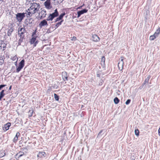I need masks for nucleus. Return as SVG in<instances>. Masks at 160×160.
Segmentation results:
<instances>
[{"label": "nucleus", "instance_id": "obj_29", "mask_svg": "<svg viewBox=\"0 0 160 160\" xmlns=\"http://www.w3.org/2000/svg\"><path fill=\"white\" fill-rule=\"evenodd\" d=\"M62 22H63V20H62V21H60V22L57 23L56 24V25H55V27H56V28H58L59 27V26L60 25H61L62 24Z\"/></svg>", "mask_w": 160, "mask_h": 160}, {"label": "nucleus", "instance_id": "obj_10", "mask_svg": "<svg viewBox=\"0 0 160 160\" xmlns=\"http://www.w3.org/2000/svg\"><path fill=\"white\" fill-rule=\"evenodd\" d=\"M88 11V10L86 9H83L81 11H79L78 12V16L77 18H79L80 16L83 14L84 13H86Z\"/></svg>", "mask_w": 160, "mask_h": 160}, {"label": "nucleus", "instance_id": "obj_20", "mask_svg": "<svg viewBox=\"0 0 160 160\" xmlns=\"http://www.w3.org/2000/svg\"><path fill=\"white\" fill-rule=\"evenodd\" d=\"M160 28H158L156 31L154 33L153 35H154V36L155 37V38L158 36V35L160 33Z\"/></svg>", "mask_w": 160, "mask_h": 160}, {"label": "nucleus", "instance_id": "obj_28", "mask_svg": "<svg viewBox=\"0 0 160 160\" xmlns=\"http://www.w3.org/2000/svg\"><path fill=\"white\" fill-rule=\"evenodd\" d=\"M54 98L56 101H58L59 100V97L56 93L54 94Z\"/></svg>", "mask_w": 160, "mask_h": 160}, {"label": "nucleus", "instance_id": "obj_48", "mask_svg": "<svg viewBox=\"0 0 160 160\" xmlns=\"http://www.w3.org/2000/svg\"><path fill=\"white\" fill-rule=\"evenodd\" d=\"M15 67L14 66H13L12 67V68H14Z\"/></svg>", "mask_w": 160, "mask_h": 160}, {"label": "nucleus", "instance_id": "obj_32", "mask_svg": "<svg viewBox=\"0 0 160 160\" xmlns=\"http://www.w3.org/2000/svg\"><path fill=\"white\" fill-rule=\"evenodd\" d=\"M22 68L19 66L17 67L16 69V72H18L22 69Z\"/></svg>", "mask_w": 160, "mask_h": 160}, {"label": "nucleus", "instance_id": "obj_25", "mask_svg": "<svg viewBox=\"0 0 160 160\" xmlns=\"http://www.w3.org/2000/svg\"><path fill=\"white\" fill-rule=\"evenodd\" d=\"M24 37H20V38L18 41V44L20 45H21V42L23 41V40Z\"/></svg>", "mask_w": 160, "mask_h": 160}, {"label": "nucleus", "instance_id": "obj_7", "mask_svg": "<svg viewBox=\"0 0 160 160\" xmlns=\"http://www.w3.org/2000/svg\"><path fill=\"white\" fill-rule=\"evenodd\" d=\"M31 6L36 11H38L40 8V5L39 3H33L32 4Z\"/></svg>", "mask_w": 160, "mask_h": 160}, {"label": "nucleus", "instance_id": "obj_35", "mask_svg": "<svg viewBox=\"0 0 160 160\" xmlns=\"http://www.w3.org/2000/svg\"><path fill=\"white\" fill-rule=\"evenodd\" d=\"M103 132V130H101L100 132H99L98 135V137H101L102 136V135H101V133H102V132Z\"/></svg>", "mask_w": 160, "mask_h": 160}, {"label": "nucleus", "instance_id": "obj_4", "mask_svg": "<svg viewBox=\"0 0 160 160\" xmlns=\"http://www.w3.org/2000/svg\"><path fill=\"white\" fill-rule=\"evenodd\" d=\"M18 31L20 37H24L25 36L24 34L26 31L24 27L22 28L21 27H19L18 28Z\"/></svg>", "mask_w": 160, "mask_h": 160}, {"label": "nucleus", "instance_id": "obj_50", "mask_svg": "<svg viewBox=\"0 0 160 160\" xmlns=\"http://www.w3.org/2000/svg\"><path fill=\"white\" fill-rule=\"evenodd\" d=\"M2 98L0 97V101L1 100V99Z\"/></svg>", "mask_w": 160, "mask_h": 160}, {"label": "nucleus", "instance_id": "obj_15", "mask_svg": "<svg viewBox=\"0 0 160 160\" xmlns=\"http://www.w3.org/2000/svg\"><path fill=\"white\" fill-rule=\"evenodd\" d=\"M105 58L103 56L102 57L101 59V64L102 65V66L104 67H105Z\"/></svg>", "mask_w": 160, "mask_h": 160}, {"label": "nucleus", "instance_id": "obj_17", "mask_svg": "<svg viewBox=\"0 0 160 160\" xmlns=\"http://www.w3.org/2000/svg\"><path fill=\"white\" fill-rule=\"evenodd\" d=\"M118 66L119 69L120 70H122L123 68V63H122V62H118Z\"/></svg>", "mask_w": 160, "mask_h": 160}, {"label": "nucleus", "instance_id": "obj_30", "mask_svg": "<svg viewBox=\"0 0 160 160\" xmlns=\"http://www.w3.org/2000/svg\"><path fill=\"white\" fill-rule=\"evenodd\" d=\"M134 132L135 134L137 136H138L139 135V132L138 129H135Z\"/></svg>", "mask_w": 160, "mask_h": 160}, {"label": "nucleus", "instance_id": "obj_21", "mask_svg": "<svg viewBox=\"0 0 160 160\" xmlns=\"http://www.w3.org/2000/svg\"><path fill=\"white\" fill-rule=\"evenodd\" d=\"M150 79V76H148L147 78L145 79L143 83V86L146 83H148L149 80Z\"/></svg>", "mask_w": 160, "mask_h": 160}, {"label": "nucleus", "instance_id": "obj_49", "mask_svg": "<svg viewBox=\"0 0 160 160\" xmlns=\"http://www.w3.org/2000/svg\"><path fill=\"white\" fill-rule=\"evenodd\" d=\"M15 65L16 66L17 65V61L15 62Z\"/></svg>", "mask_w": 160, "mask_h": 160}, {"label": "nucleus", "instance_id": "obj_46", "mask_svg": "<svg viewBox=\"0 0 160 160\" xmlns=\"http://www.w3.org/2000/svg\"><path fill=\"white\" fill-rule=\"evenodd\" d=\"M35 33H36V32H33V33H32V36H33V35H34V34H35Z\"/></svg>", "mask_w": 160, "mask_h": 160}, {"label": "nucleus", "instance_id": "obj_27", "mask_svg": "<svg viewBox=\"0 0 160 160\" xmlns=\"http://www.w3.org/2000/svg\"><path fill=\"white\" fill-rule=\"evenodd\" d=\"M5 58L3 57H0V64L2 65L4 62V59Z\"/></svg>", "mask_w": 160, "mask_h": 160}, {"label": "nucleus", "instance_id": "obj_52", "mask_svg": "<svg viewBox=\"0 0 160 160\" xmlns=\"http://www.w3.org/2000/svg\"><path fill=\"white\" fill-rule=\"evenodd\" d=\"M82 6H81L80 7H79L78 8H80L82 7Z\"/></svg>", "mask_w": 160, "mask_h": 160}, {"label": "nucleus", "instance_id": "obj_22", "mask_svg": "<svg viewBox=\"0 0 160 160\" xmlns=\"http://www.w3.org/2000/svg\"><path fill=\"white\" fill-rule=\"evenodd\" d=\"M5 155V151L2 150L0 151V158H2Z\"/></svg>", "mask_w": 160, "mask_h": 160}, {"label": "nucleus", "instance_id": "obj_23", "mask_svg": "<svg viewBox=\"0 0 160 160\" xmlns=\"http://www.w3.org/2000/svg\"><path fill=\"white\" fill-rule=\"evenodd\" d=\"M113 101H114V103L115 104H118L120 101L119 99L117 97L115 98L114 99Z\"/></svg>", "mask_w": 160, "mask_h": 160}, {"label": "nucleus", "instance_id": "obj_41", "mask_svg": "<svg viewBox=\"0 0 160 160\" xmlns=\"http://www.w3.org/2000/svg\"><path fill=\"white\" fill-rule=\"evenodd\" d=\"M6 86V85H0V90L2 89L3 87H5Z\"/></svg>", "mask_w": 160, "mask_h": 160}, {"label": "nucleus", "instance_id": "obj_33", "mask_svg": "<svg viewBox=\"0 0 160 160\" xmlns=\"http://www.w3.org/2000/svg\"><path fill=\"white\" fill-rule=\"evenodd\" d=\"M65 12L63 13L60 15L59 16V17L61 20L63 17V16L65 15Z\"/></svg>", "mask_w": 160, "mask_h": 160}, {"label": "nucleus", "instance_id": "obj_18", "mask_svg": "<svg viewBox=\"0 0 160 160\" xmlns=\"http://www.w3.org/2000/svg\"><path fill=\"white\" fill-rule=\"evenodd\" d=\"M24 59L22 60L19 63V66L23 68L24 65Z\"/></svg>", "mask_w": 160, "mask_h": 160}, {"label": "nucleus", "instance_id": "obj_3", "mask_svg": "<svg viewBox=\"0 0 160 160\" xmlns=\"http://www.w3.org/2000/svg\"><path fill=\"white\" fill-rule=\"evenodd\" d=\"M37 11L34 10L33 8L31 6L28 10L26 11V12L28 15L27 17H31L33 14H35V13L37 12Z\"/></svg>", "mask_w": 160, "mask_h": 160}, {"label": "nucleus", "instance_id": "obj_43", "mask_svg": "<svg viewBox=\"0 0 160 160\" xmlns=\"http://www.w3.org/2000/svg\"><path fill=\"white\" fill-rule=\"evenodd\" d=\"M76 39V37L74 36L72 38V39L71 40H72L75 41Z\"/></svg>", "mask_w": 160, "mask_h": 160}, {"label": "nucleus", "instance_id": "obj_9", "mask_svg": "<svg viewBox=\"0 0 160 160\" xmlns=\"http://www.w3.org/2000/svg\"><path fill=\"white\" fill-rule=\"evenodd\" d=\"M36 37H32L30 41V42L31 44H33L34 46L35 47L36 45L38 43V40L36 41Z\"/></svg>", "mask_w": 160, "mask_h": 160}, {"label": "nucleus", "instance_id": "obj_1", "mask_svg": "<svg viewBox=\"0 0 160 160\" xmlns=\"http://www.w3.org/2000/svg\"><path fill=\"white\" fill-rule=\"evenodd\" d=\"M59 15L57 9H56L54 10V12L50 14L49 16L47 19V21H52L53 19L57 17Z\"/></svg>", "mask_w": 160, "mask_h": 160}, {"label": "nucleus", "instance_id": "obj_6", "mask_svg": "<svg viewBox=\"0 0 160 160\" xmlns=\"http://www.w3.org/2000/svg\"><path fill=\"white\" fill-rule=\"evenodd\" d=\"M6 47V44L5 43L4 41L3 40H0V49H2V51H4Z\"/></svg>", "mask_w": 160, "mask_h": 160}, {"label": "nucleus", "instance_id": "obj_11", "mask_svg": "<svg viewBox=\"0 0 160 160\" xmlns=\"http://www.w3.org/2000/svg\"><path fill=\"white\" fill-rule=\"evenodd\" d=\"M92 40L94 42H98L100 40V38L96 34H94L92 35Z\"/></svg>", "mask_w": 160, "mask_h": 160}, {"label": "nucleus", "instance_id": "obj_14", "mask_svg": "<svg viewBox=\"0 0 160 160\" xmlns=\"http://www.w3.org/2000/svg\"><path fill=\"white\" fill-rule=\"evenodd\" d=\"M62 77L64 81H66L68 80V77L66 72H62Z\"/></svg>", "mask_w": 160, "mask_h": 160}, {"label": "nucleus", "instance_id": "obj_45", "mask_svg": "<svg viewBox=\"0 0 160 160\" xmlns=\"http://www.w3.org/2000/svg\"><path fill=\"white\" fill-rule=\"evenodd\" d=\"M97 77H99L100 76V74H97Z\"/></svg>", "mask_w": 160, "mask_h": 160}, {"label": "nucleus", "instance_id": "obj_51", "mask_svg": "<svg viewBox=\"0 0 160 160\" xmlns=\"http://www.w3.org/2000/svg\"><path fill=\"white\" fill-rule=\"evenodd\" d=\"M0 1H1L2 2L3 1V0H0Z\"/></svg>", "mask_w": 160, "mask_h": 160}, {"label": "nucleus", "instance_id": "obj_13", "mask_svg": "<svg viewBox=\"0 0 160 160\" xmlns=\"http://www.w3.org/2000/svg\"><path fill=\"white\" fill-rule=\"evenodd\" d=\"M11 125V124L10 122H8L7 124H4L3 127V129L5 131H7L8 130Z\"/></svg>", "mask_w": 160, "mask_h": 160}, {"label": "nucleus", "instance_id": "obj_38", "mask_svg": "<svg viewBox=\"0 0 160 160\" xmlns=\"http://www.w3.org/2000/svg\"><path fill=\"white\" fill-rule=\"evenodd\" d=\"M131 102V100L130 99H128L125 102V104L126 105H128Z\"/></svg>", "mask_w": 160, "mask_h": 160}, {"label": "nucleus", "instance_id": "obj_36", "mask_svg": "<svg viewBox=\"0 0 160 160\" xmlns=\"http://www.w3.org/2000/svg\"><path fill=\"white\" fill-rule=\"evenodd\" d=\"M11 59L13 61H15L16 59H17V60H18V59L16 56H15L12 57Z\"/></svg>", "mask_w": 160, "mask_h": 160}, {"label": "nucleus", "instance_id": "obj_37", "mask_svg": "<svg viewBox=\"0 0 160 160\" xmlns=\"http://www.w3.org/2000/svg\"><path fill=\"white\" fill-rule=\"evenodd\" d=\"M45 154V152H39V155H41L42 156H43L44 157H45L44 155Z\"/></svg>", "mask_w": 160, "mask_h": 160}, {"label": "nucleus", "instance_id": "obj_44", "mask_svg": "<svg viewBox=\"0 0 160 160\" xmlns=\"http://www.w3.org/2000/svg\"><path fill=\"white\" fill-rule=\"evenodd\" d=\"M158 134L160 136V127L158 129Z\"/></svg>", "mask_w": 160, "mask_h": 160}, {"label": "nucleus", "instance_id": "obj_2", "mask_svg": "<svg viewBox=\"0 0 160 160\" xmlns=\"http://www.w3.org/2000/svg\"><path fill=\"white\" fill-rule=\"evenodd\" d=\"M25 14H27L26 12L25 13H18L16 14V19L18 21L21 22L25 17Z\"/></svg>", "mask_w": 160, "mask_h": 160}, {"label": "nucleus", "instance_id": "obj_34", "mask_svg": "<svg viewBox=\"0 0 160 160\" xmlns=\"http://www.w3.org/2000/svg\"><path fill=\"white\" fill-rule=\"evenodd\" d=\"M155 38V37L154 35L151 36L150 37L149 39L151 40H153Z\"/></svg>", "mask_w": 160, "mask_h": 160}, {"label": "nucleus", "instance_id": "obj_39", "mask_svg": "<svg viewBox=\"0 0 160 160\" xmlns=\"http://www.w3.org/2000/svg\"><path fill=\"white\" fill-rule=\"evenodd\" d=\"M103 82V80L102 79H100V82L98 84V85L99 86H101L102 85Z\"/></svg>", "mask_w": 160, "mask_h": 160}, {"label": "nucleus", "instance_id": "obj_12", "mask_svg": "<svg viewBox=\"0 0 160 160\" xmlns=\"http://www.w3.org/2000/svg\"><path fill=\"white\" fill-rule=\"evenodd\" d=\"M46 20L44 19L42 21H41L39 23V26L41 28H42V27L44 26L45 25H48V24Z\"/></svg>", "mask_w": 160, "mask_h": 160}, {"label": "nucleus", "instance_id": "obj_8", "mask_svg": "<svg viewBox=\"0 0 160 160\" xmlns=\"http://www.w3.org/2000/svg\"><path fill=\"white\" fill-rule=\"evenodd\" d=\"M46 15V11L45 10H42L40 13H39V15L40 19L44 18Z\"/></svg>", "mask_w": 160, "mask_h": 160}, {"label": "nucleus", "instance_id": "obj_54", "mask_svg": "<svg viewBox=\"0 0 160 160\" xmlns=\"http://www.w3.org/2000/svg\"><path fill=\"white\" fill-rule=\"evenodd\" d=\"M54 1H55L56 0H53Z\"/></svg>", "mask_w": 160, "mask_h": 160}, {"label": "nucleus", "instance_id": "obj_42", "mask_svg": "<svg viewBox=\"0 0 160 160\" xmlns=\"http://www.w3.org/2000/svg\"><path fill=\"white\" fill-rule=\"evenodd\" d=\"M123 57H121V60L119 62H122V63H123Z\"/></svg>", "mask_w": 160, "mask_h": 160}, {"label": "nucleus", "instance_id": "obj_47", "mask_svg": "<svg viewBox=\"0 0 160 160\" xmlns=\"http://www.w3.org/2000/svg\"><path fill=\"white\" fill-rule=\"evenodd\" d=\"M11 88H12V86H11L10 87H9V90H10L11 89Z\"/></svg>", "mask_w": 160, "mask_h": 160}, {"label": "nucleus", "instance_id": "obj_19", "mask_svg": "<svg viewBox=\"0 0 160 160\" xmlns=\"http://www.w3.org/2000/svg\"><path fill=\"white\" fill-rule=\"evenodd\" d=\"M13 31V28H10V29H9L8 31V33H7V35L8 36H10L12 32Z\"/></svg>", "mask_w": 160, "mask_h": 160}, {"label": "nucleus", "instance_id": "obj_16", "mask_svg": "<svg viewBox=\"0 0 160 160\" xmlns=\"http://www.w3.org/2000/svg\"><path fill=\"white\" fill-rule=\"evenodd\" d=\"M20 135V133L19 132H17L16 134V135L15 136V137H14L13 139V141L14 142H16L18 140V137Z\"/></svg>", "mask_w": 160, "mask_h": 160}, {"label": "nucleus", "instance_id": "obj_53", "mask_svg": "<svg viewBox=\"0 0 160 160\" xmlns=\"http://www.w3.org/2000/svg\"><path fill=\"white\" fill-rule=\"evenodd\" d=\"M62 0V1H63V0Z\"/></svg>", "mask_w": 160, "mask_h": 160}, {"label": "nucleus", "instance_id": "obj_26", "mask_svg": "<svg viewBox=\"0 0 160 160\" xmlns=\"http://www.w3.org/2000/svg\"><path fill=\"white\" fill-rule=\"evenodd\" d=\"M4 90H3L0 92V97L2 98L5 95V94L4 93Z\"/></svg>", "mask_w": 160, "mask_h": 160}, {"label": "nucleus", "instance_id": "obj_40", "mask_svg": "<svg viewBox=\"0 0 160 160\" xmlns=\"http://www.w3.org/2000/svg\"><path fill=\"white\" fill-rule=\"evenodd\" d=\"M61 20V19L58 17L55 19L54 22H57Z\"/></svg>", "mask_w": 160, "mask_h": 160}, {"label": "nucleus", "instance_id": "obj_24", "mask_svg": "<svg viewBox=\"0 0 160 160\" xmlns=\"http://www.w3.org/2000/svg\"><path fill=\"white\" fill-rule=\"evenodd\" d=\"M24 154V152H19L18 153L16 154V156H17L18 158H20L22 157Z\"/></svg>", "mask_w": 160, "mask_h": 160}, {"label": "nucleus", "instance_id": "obj_31", "mask_svg": "<svg viewBox=\"0 0 160 160\" xmlns=\"http://www.w3.org/2000/svg\"><path fill=\"white\" fill-rule=\"evenodd\" d=\"M33 111L32 110H29L28 112V116L29 117H31L32 116Z\"/></svg>", "mask_w": 160, "mask_h": 160}, {"label": "nucleus", "instance_id": "obj_5", "mask_svg": "<svg viewBox=\"0 0 160 160\" xmlns=\"http://www.w3.org/2000/svg\"><path fill=\"white\" fill-rule=\"evenodd\" d=\"M45 8L48 10L50 9L52 7L50 1L46 0L44 3Z\"/></svg>", "mask_w": 160, "mask_h": 160}]
</instances>
